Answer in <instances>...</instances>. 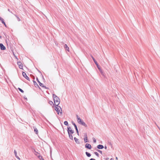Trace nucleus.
Returning <instances> with one entry per match:
<instances>
[{"label": "nucleus", "mask_w": 160, "mask_h": 160, "mask_svg": "<svg viewBox=\"0 0 160 160\" xmlns=\"http://www.w3.org/2000/svg\"><path fill=\"white\" fill-rule=\"evenodd\" d=\"M52 97L54 101V105L57 106H58V105L60 103L59 98L55 94H53Z\"/></svg>", "instance_id": "nucleus-1"}, {"label": "nucleus", "mask_w": 160, "mask_h": 160, "mask_svg": "<svg viewBox=\"0 0 160 160\" xmlns=\"http://www.w3.org/2000/svg\"><path fill=\"white\" fill-rule=\"evenodd\" d=\"M67 131L69 138L72 140H73V136L72 134L74 133V131L72 130L70 127H69L67 128Z\"/></svg>", "instance_id": "nucleus-2"}, {"label": "nucleus", "mask_w": 160, "mask_h": 160, "mask_svg": "<svg viewBox=\"0 0 160 160\" xmlns=\"http://www.w3.org/2000/svg\"><path fill=\"white\" fill-rule=\"evenodd\" d=\"M54 107L55 108V110L57 111L58 114H59V113L60 114H62V111L60 107L58 106H57L56 105H54Z\"/></svg>", "instance_id": "nucleus-3"}, {"label": "nucleus", "mask_w": 160, "mask_h": 160, "mask_svg": "<svg viewBox=\"0 0 160 160\" xmlns=\"http://www.w3.org/2000/svg\"><path fill=\"white\" fill-rule=\"evenodd\" d=\"M72 124L73 126H74L75 128L76 129V131L77 133L79 135V132L78 131V129L77 127L76 124L72 121Z\"/></svg>", "instance_id": "nucleus-4"}, {"label": "nucleus", "mask_w": 160, "mask_h": 160, "mask_svg": "<svg viewBox=\"0 0 160 160\" xmlns=\"http://www.w3.org/2000/svg\"><path fill=\"white\" fill-rule=\"evenodd\" d=\"M22 74L24 77L28 81H30L29 78L27 75L26 73L24 72H22Z\"/></svg>", "instance_id": "nucleus-5"}, {"label": "nucleus", "mask_w": 160, "mask_h": 160, "mask_svg": "<svg viewBox=\"0 0 160 160\" xmlns=\"http://www.w3.org/2000/svg\"><path fill=\"white\" fill-rule=\"evenodd\" d=\"M85 148H86L90 149L92 148V147L90 144L87 143L85 144Z\"/></svg>", "instance_id": "nucleus-6"}, {"label": "nucleus", "mask_w": 160, "mask_h": 160, "mask_svg": "<svg viewBox=\"0 0 160 160\" xmlns=\"http://www.w3.org/2000/svg\"><path fill=\"white\" fill-rule=\"evenodd\" d=\"M17 64L18 65L20 69H22V64L21 62H18Z\"/></svg>", "instance_id": "nucleus-7"}, {"label": "nucleus", "mask_w": 160, "mask_h": 160, "mask_svg": "<svg viewBox=\"0 0 160 160\" xmlns=\"http://www.w3.org/2000/svg\"><path fill=\"white\" fill-rule=\"evenodd\" d=\"M0 47L1 49L2 50H4L6 49V47L2 43H0Z\"/></svg>", "instance_id": "nucleus-8"}, {"label": "nucleus", "mask_w": 160, "mask_h": 160, "mask_svg": "<svg viewBox=\"0 0 160 160\" xmlns=\"http://www.w3.org/2000/svg\"><path fill=\"white\" fill-rule=\"evenodd\" d=\"M39 84V85L42 87H43V88H45V89H48V88L47 87H46L45 86H44L43 84H42V83H41L40 82H39L38 83Z\"/></svg>", "instance_id": "nucleus-9"}, {"label": "nucleus", "mask_w": 160, "mask_h": 160, "mask_svg": "<svg viewBox=\"0 0 160 160\" xmlns=\"http://www.w3.org/2000/svg\"><path fill=\"white\" fill-rule=\"evenodd\" d=\"M76 117L77 119V121L79 123L80 122H81L82 120L78 115H76Z\"/></svg>", "instance_id": "nucleus-10"}, {"label": "nucleus", "mask_w": 160, "mask_h": 160, "mask_svg": "<svg viewBox=\"0 0 160 160\" xmlns=\"http://www.w3.org/2000/svg\"><path fill=\"white\" fill-rule=\"evenodd\" d=\"M104 148L103 145H98L97 146V148L98 149H102Z\"/></svg>", "instance_id": "nucleus-11"}, {"label": "nucleus", "mask_w": 160, "mask_h": 160, "mask_svg": "<svg viewBox=\"0 0 160 160\" xmlns=\"http://www.w3.org/2000/svg\"><path fill=\"white\" fill-rule=\"evenodd\" d=\"M33 82L34 84L36 87H38L40 89H41L40 87L39 86L38 84L37 83V82H36L35 81L33 80Z\"/></svg>", "instance_id": "nucleus-12"}, {"label": "nucleus", "mask_w": 160, "mask_h": 160, "mask_svg": "<svg viewBox=\"0 0 160 160\" xmlns=\"http://www.w3.org/2000/svg\"><path fill=\"white\" fill-rule=\"evenodd\" d=\"M99 71L101 73V74L102 75V76H103V77H105V73L103 72V70L101 68L100 70H99Z\"/></svg>", "instance_id": "nucleus-13"}, {"label": "nucleus", "mask_w": 160, "mask_h": 160, "mask_svg": "<svg viewBox=\"0 0 160 160\" xmlns=\"http://www.w3.org/2000/svg\"><path fill=\"white\" fill-rule=\"evenodd\" d=\"M36 155L37 156L38 158L40 160H44V159L42 158V157L40 155H38L37 154H36Z\"/></svg>", "instance_id": "nucleus-14"}, {"label": "nucleus", "mask_w": 160, "mask_h": 160, "mask_svg": "<svg viewBox=\"0 0 160 160\" xmlns=\"http://www.w3.org/2000/svg\"><path fill=\"white\" fill-rule=\"evenodd\" d=\"M74 140L78 144H79L80 143V142H79L78 141V139L77 138H76V137H75L74 138Z\"/></svg>", "instance_id": "nucleus-15"}, {"label": "nucleus", "mask_w": 160, "mask_h": 160, "mask_svg": "<svg viewBox=\"0 0 160 160\" xmlns=\"http://www.w3.org/2000/svg\"><path fill=\"white\" fill-rule=\"evenodd\" d=\"M14 153L16 157L18 159L20 160V158L17 156V152L16 150H14Z\"/></svg>", "instance_id": "nucleus-16"}, {"label": "nucleus", "mask_w": 160, "mask_h": 160, "mask_svg": "<svg viewBox=\"0 0 160 160\" xmlns=\"http://www.w3.org/2000/svg\"><path fill=\"white\" fill-rule=\"evenodd\" d=\"M64 48L65 49L68 51H69V48L67 44H65L64 45Z\"/></svg>", "instance_id": "nucleus-17"}, {"label": "nucleus", "mask_w": 160, "mask_h": 160, "mask_svg": "<svg viewBox=\"0 0 160 160\" xmlns=\"http://www.w3.org/2000/svg\"><path fill=\"white\" fill-rule=\"evenodd\" d=\"M92 58L94 61V62L95 64L96 65H98V62H97V61L95 60V59L93 58V57L92 56Z\"/></svg>", "instance_id": "nucleus-18"}, {"label": "nucleus", "mask_w": 160, "mask_h": 160, "mask_svg": "<svg viewBox=\"0 0 160 160\" xmlns=\"http://www.w3.org/2000/svg\"><path fill=\"white\" fill-rule=\"evenodd\" d=\"M48 103L49 104H50L51 106H52V107H54V104L53 103V102L51 101H49V102H48Z\"/></svg>", "instance_id": "nucleus-19"}, {"label": "nucleus", "mask_w": 160, "mask_h": 160, "mask_svg": "<svg viewBox=\"0 0 160 160\" xmlns=\"http://www.w3.org/2000/svg\"><path fill=\"white\" fill-rule=\"evenodd\" d=\"M85 153L87 156L88 157H90L91 156V154L87 152H86Z\"/></svg>", "instance_id": "nucleus-20"}, {"label": "nucleus", "mask_w": 160, "mask_h": 160, "mask_svg": "<svg viewBox=\"0 0 160 160\" xmlns=\"http://www.w3.org/2000/svg\"><path fill=\"white\" fill-rule=\"evenodd\" d=\"M33 128H34V127ZM34 131L36 134H38V131L37 128H34Z\"/></svg>", "instance_id": "nucleus-21"}, {"label": "nucleus", "mask_w": 160, "mask_h": 160, "mask_svg": "<svg viewBox=\"0 0 160 160\" xmlns=\"http://www.w3.org/2000/svg\"><path fill=\"white\" fill-rule=\"evenodd\" d=\"M82 125L84 126H85V127H87V125L83 122L82 123Z\"/></svg>", "instance_id": "nucleus-22"}, {"label": "nucleus", "mask_w": 160, "mask_h": 160, "mask_svg": "<svg viewBox=\"0 0 160 160\" xmlns=\"http://www.w3.org/2000/svg\"><path fill=\"white\" fill-rule=\"evenodd\" d=\"M64 124L66 126H68V122L67 121H64Z\"/></svg>", "instance_id": "nucleus-23"}, {"label": "nucleus", "mask_w": 160, "mask_h": 160, "mask_svg": "<svg viewBox=\"0 0 160 160\" xmlns=\"http://www.w3.org/2000/svg\"><path fill=\"white\" fill-rule=\"evenodd\" d=\"M18 89L21 92H22V93H24V91L22 89H21V88H18Z\"/></svg>", "instance_id": "nucleus-24"}, {"label": "nucleus", "mask_w": 160, "mask_h": 160, "mask_svg": "<svg viewBox=\"0 0 160 160\" xmlns=\"http://www.w3.org/2000/svg\"><path fill=\"white\" fill-rule=\"evenodd\" d=\"M84 141L85 142H88V141H87V137H86V138H84Z\"/></svg>", "instance_id": "nucleus-25"}, {"label": "nucleus", "mask_w": 160, "mask_h": 160, "mask_svg": "<svg viewBox=\"0 0 160 160\" xmlns=\"http://www.w3.org/2000/svg\"><path fill=\"white\" fill-rule=\"evenodd\" d=\"M94 153L97 157H99V154L97 152H94Z\"/></svg>", "instance_id": "nucleus-26"}, {"label": "nucleus", "mask_w": 160, "mask_h": 160, "mask_svg": "<svg viewBox=\"0 0 160 160\" xmlns=\"http://www.w3.org/2000/svg\"><path fill=\"white\" fill-rule=\"evenodd\" d=\"M30 76L31 77H32V79L33 80H34L35 79V77L33 75H32V74H31L30 75Z\"/></svg>", "instance_id": "nucleus-27"}, {"label": "nucleus", "mask_w": 160, "mask_h": 160, "mask_svg": "<svg viewBox=\"0 0 160 160\" xmlns=\"http://www.w3.org/2000/svg\"><path fill=\"white\" fill-rule=\"evenodd\" d=\"M92 139H93V142L94 143H95L96 142V139H95V138H92Z\"/></svg>", "instance_id": "nucleus-28"}, {"label": "nucleus", "mask_w": 160, "mask_h": 160, "mask_svg": "<svg viewBox=\"0 0 160 160\" xmlns=\"http://www.w3.org/2000/svg\"><path fill=\"white\" fill-rule=\"evenodd\" d=\"M15 16L16 17L18 21H20L21 20H20V18H19L16 15H15Z\"/></svg>", "instance_id": "nucleus-29"}, {"label": "nucleus", "mask_w": 160, "mask_h": 160, "mask_svg": "<svg viewBox=\"0 0 160 160\" xmlns=\"http://www.w3.org/2000/svg\"><path fill=\"white\" fill-rule=\"evenodd\" d=\"M0 21H1L2 22L3 24L4 23H5V22H4V19L2 18V19H1V20H0Z\"/></svg>", "instance_id": "nucleus-30"}, {"label": "nucleus", "mask_w": 160, "mask_h": 160, "mask_svg": "<svg viewBox=\"0 0 160 160\" xmlns=\"http://www.w3.org/2000/svg\"><path fill=\"white\" fill-rule=\"evenodd\" d=\"M97 151L98 152H100L101 154H102V151H101V150H98V149H97Z\"/></svg>", "instance_id": "nucleus-31"}, {"label": "nucleus", "mask_w": 160, "mask_h": 160, "mask_svg": "<svg viewBox=\"0 0 160 160\" xmlns=\"http://www.w3.org/2000/svg\"><path fill=\"white\" fill-rule=\"evenodd\" d=\"M98 68V69L99 70H100V69H101V68L100 67V66H99V65H98H98H96Z\"/></svg>", "instance_id": "nucleus-32"}, {"label": "nucleus", "mask_w": 160, "mask_h": 160, "mask_svg": "<svg viewBox=\"0 0 160 160\" xmlns=\"http://www.w3.org/2000/svg\"><path fill=\"white\" fill-rule=\"evenodd\" d=\"M34 151L36 153L35 154V155H36V154H37L38 155H40V153H38V152H36V151H35V150H34Z\"/></svg>", "instance_id": "nucleus-33"}, {"label": "nucleus", "mask_w": 160, "mask_h": 160, "mask_svg": "<svg viewBox=\"0 0 160 160\" xmlns=\"http://www.w3.org/2000/svg\"><path fill=\"white\" fill-rule=\"evenodd\" d=\"M36 80H37V82H38V83L40 82L39 80H38V78H36Z\"/></svg>", "instance_id": "nucleus-34"}, {"label": "nucleus", "mask_w": 160, "mask_h": 160, "mask_svg": "<svg viewBox=\"0 0 160 160\" xmlns=\"http://www.w3.org/2000/svg\"><path fill=\"white\" fill-rule=\"evenodd\" d=\"M83 122V121L82 120L81 122H80L79 123L81 124H82V123Z\"/></svg>", "instance_id": "nucleus-35"}, {"label": "nucleus", "mask_w": 160, "mask_h": 160, "mask_svg": "<svg viewBox=\"0 0 160 160\" xmlns=\"http://www.w3.org/2000/svg\"><path fill=\"white\" fill-rule=\"evenodd\" d=\"M13 55H14V57H15V58H16V59H18V58H17V56H15V54H14V53H13Z\"/></svg>", "instance_id": "nucleus-36"}, {"label": "nucleus", "mask_w": 160, "mask_h": 160, "mask_svg": "<svg viewBox=\"0 0 160 160\" xmlns=\"http://www.w3.org/2000/svg\"><path fill=\"white\" fill-rule=\"evenodd\" d=\"M89 160H96L92 158H91Z\"/></svg>", "instance_id": "nucleus-37"}, {"label": "nucleus", "mask_w": 160, "mask_h": 160, "mask_svg": "<svg viewBox=\"0 0 160 160\" xmlns=\"http://www.w3.org/2000/svg\"><path fill=\"white\" fill-rule=\"evenodd\" d=\"M3 24L4 25V26H5V27H7L5 23H4Z\"/></svg>", "instance_id": "nucleus-38"}, {"label": "nucleus", "mask_w": 160, "mask_h": 160, "mask_svg": "<svg viewBox=\"0 0 160 160\" xmlns=\"http://www.w3.org/2000/svg\"><path fill=\"white\" fill-rule=\"evenodd\" d=\"M104 148L105 149H107V147L106 146H105Z\"/></svg>", "instance_id": "nucleus-39"}, {"label": "nucleus", "mask_w": 160, "mask_h": 160, "mask_svg": "<svg viewBox=\"0 0 160 160\" xmlns=\"http://www.w3.org/2000/svg\"><path fill=\"white\" fill-rule=\"evenodd\" d=\"M115 158H116V160H118V157H116Z\"/></svg>", "instance_id": "nucleus-40"}, {"label": "nucleus", "mask_w": 160, "mask_h": 160, "mask_svg": "<svg viewBox=\"0 0 160 160\" xmlns=\"http://www.w3.org/2000/svg\"><path fill=\"white\" fill-rule=\"evenodd\" d=\"M158 128H159V130H160V128H159L158 126Z\"/></svg>", "instance_id": "nucleus-41"}, {"label": "nucleus", "mask_w": 160, "mask_h": 160, "mask_svg": "<svg viewBox=\"0 0 160 160\" xmlns=\"http://www.w3.org/2000/svg\"><path fill=\"white\" fill-rule=\"evenodd\" d=\"M2 38V36L0 35V38Z\"/></svg>", "instance_id": "nucleus-42"}, {"label": "nucleus", "mask_w": 160, "mask_h": 160, "mask_svg": "<svg viewBox=\"0 0 160 160\" xmlns=\"http://www.w3.org/2000/svg\"><path fill=\"white\" fill-rule=\"evenodd\" d=\"M110 160H113V159L112 158L110 159Z\"/></svg>", "instance_id": "nucleus-43"}, {"label": "nucleus", "mask_w": 160, "mask_h": 160, "mask_svg": "<svg viewBox=\"0 0 160 160\" xmlns=\"http://www.w3.org/2000/svg\"><path fill=\"white\" fill-rule=\"evenodd\" d=\"M8 11H9V9H8Z\"/></svg>", "instance_id": "nucleus-44"}]
</instances>
